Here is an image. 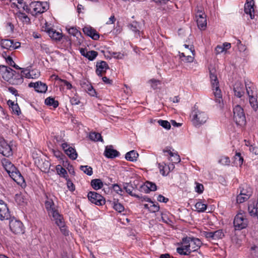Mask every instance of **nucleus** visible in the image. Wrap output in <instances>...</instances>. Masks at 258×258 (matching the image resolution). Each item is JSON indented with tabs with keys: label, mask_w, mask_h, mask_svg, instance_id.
<instances>
[{
	"label": "nucleus",
	"mask_w": 258,
	"mask_h": 258,
	"mask_svg": "<svg viewBox=\"0 0 258 258\" xmlns=\"http://www.w3.org/2000/svg\"><path fill=\"white\" fill-rule=\"evenodd\" d=\"M0 78L13 85H19L23 82V79L20 74L4 65L0 66Z\"/></svg>",
	"instance_id": "nucleus-1"
},
{
	"label": "nucleus",
	"mask_w": 258,
	"mask_h": 258,
	"mask_svg": "<svg viewBox=\"0 0 258 258\" xmlns=\"http://www.w3.org/2000/svg\"><path fill=\"white\" fill-rule=\"evenodd\" d=\"M2 163L9 176L18 184H22L24 181L20 171L11 161L5 158L2 159Z\"/></svg>",
	"instance_id": "nucleus-2"
},
{
	"label": "nucleus",
	"mask_w": 258,
	"mask_h": 258,
	"mask_svg": "<svg viewBox=\"0 0 258 258\" xmlns=\"http://www.w3.org/2000/svg\"><path fill=\"white\" fill-rule=\"evenodd\" d=\"M49 9V5L46 2H32L29 6L25 5L24 9L32 15H37L46 12Z\"/></svg>",
	"instance_id": "nucleus-3"
},
{
	"label": "nucleus",
	"mask_w": 258,
	"mask_h": 258,
	"mask_svg": "<svg viewBox=\"0 0 258 258\" xmlns=\"http://www.w3.org/2000/svg\"><path fill=\"white\" fill-rule=\"evenodd\" d=\"M209 72L213 94L215 97V101L220 103L222 101V93L221 90L219 89V81L216 73V70L214 68L210 69Z\"/></svg>",
	"instance_id": "nucleus-4"
},
{
	"label": "nucleus",
	"mask_w": 258,
	"mask_h": 258,
	"mask_svg": "<svg viewBox=\"0 0 258 258\" xmlns=\"http://www.w3.org/2000/svg\"><path fill=\"white\" fill-rule=\"evenodd\" d=\"M192 122L196 126H200L205 123L208 119L207 114L202 110L196 109L191 113Z\"/></svg>",
	"instance_id": "nucleus-5"
},
{
	"label": "nucleus",
	"mask_w": 258,
	"mask_h": 258,
	"mask_svg": "<svg viewBox=\"0 0 258 258\" xmlns=\"http://www.w3.org/2000/svg\"><path fill=\"white\" fill-rule=\"evenodd\" d=\"M182 242H184L187 246L188 253H190L192 251H197L202 244V242L199 238L194 237H184L182 238Z\"/></svg>",
	"instance_id": "nucleus-6"
},
{
	"label": "nucleus",
	"mask_w": 258,
	"mask_h": 258,
	"mask_svg": "<svg viewBox=\"0 0 258 258\" xmlns=\"http://www.w3.org/2000/svg\"><path fill=\"white\" fill-rule=\"evenodd\" d=\"M233 119L239 125H243L246 123V117L243 108L239 105L233 108Z\"/></svg>",
	"instance_id": "nucleus-7"
},
{
	"label": "nucleus",
	"mask_w": 258,
	"mask_h": 258,
	"mask_svg": "<svg viewBox=\"0 0 258 258\" xmlns=\"http://www.w3.org/2000/svg\"><path fill=\"white\" fill-rule=\"evenodd\" d=\"M9 226L11 231L16 234H23L24 232L23 224L19 220L15 218L11 219Z\"/></svg>",
	"instance_id": "nucleus-8"
},
{
	"label": "nucleus",
	"mask_w": 258,
	"mask_h": 258,
	"mask_svg": "<svg viewBox=\"0 0 258 258\" xmlns=\"http://www.w3.org/2000/svg\"><path fill=\"white\" fill-rule=\"evenodd\" d=\"M248 221L244 215L239 213L236 215L233 221V224L236 230H241L246 227Z\"/></svg>",
	"instance_id": "nucleus-9"
},
{
	"label": "nucleus",
	"mask_w": 258,
	"mask_h": 258,
	"mask_svg": "<svg viewBox=\"0 0 258 258\" xmlns=\"http://www.w3.org/2000/svg\"><path fill=\"white\" fill-rule=\"evenodd\" d=\"M196 17L198 28L201 30H205L207 27L206 15L202 10H198Z\"/></svg>",
	"instance_id": "nucleus-10"
},
{
	"label": "nucleus",
	"mask_w": 258,
	"mask_h": 258,
	"mask_svg": "<svg viewBox=\"0 0 258 258\" xmlns=\"http://www.w3.org/2000/svg\"><path fill=\"white\" fill-rule=\"evenodd\" d=\"M88 200L93 204L101 206L105 203V199L100 194L95 191H90L88 194Z\"/></svg>",
	"instance_id": "nucleus-11"
},
{
	"label": "nucleus",
	"mask_w": 258,
	"mask_h": 258,
	"mask_svg": "<svg viewBox=\"0 0 258 258\" xmlns=\"http://www.w3.org/2000/svg\"><path fill=\"white\" fill-rule=\"evenodd\" d=\"M0 153L7 157L12 155L11 146L2 138H0Z\"/></svg>",
	"instance_id": "nucleus-12"
},
{
	"label": "nucleus",
	"mask_w": 258,
	"mask_h": 258,
	"mask_svg": "<svg viewBox=\"0 0 258 258\" xmlns=\"http://www.w3.org/2000/svg\"><path fill=\"white\" fill-rule=\"evenodd\" d=\"M30 88H34L35 91L38 93H44L47 90V86L45 83L41 81L36 82H31L28 84Z\"/></svg>",
	"instance_id": "nucleus-13"
},
{
	"label": "nucleus",
	"mask_w": 258,
	"mask_h": 258,
	"mask_svg": "<svg viewBox=\"0 0 258 258\" xmlns=\"http://www.w3.org/2000/svg\"><path fill=\"white\" fill-rule=\"evenodd\" d=\"M10 216V214L7 205L3 200H0V220H8Z\"/></svg>",
	"instance_id": "nucleus-14"
},
{
	"label": "nucleus",
	"mask_w": 258,
	"mask_h": 258,
	"mask_svg": "<svg viewBox=\"0 0 258 258\" xmlns=\"http://www.w3.org/2000/svg\"><path fill=\"white\" fill-rule=\"evenodd\" d=\"M109 69L107 63L105 61H100L96 62V73L99 76H102Z\"/></svg>",
	"instance_id": "nucleus-15"
},
{
	"label": "nucleus",
	"mask_w": 258,
	"mask_h": 258,
	"mask_svg": "<svg viewBox=\"0 0 258 258\" xmlns=\"http://www.w3.org/2000/svg\"><path fill=\"white\" fill-rule=\"evenodd\" d=\"M83 32L92 39L96 40L99 38V34L94 28L90 26H85L83 28Z\"/></svg>",
	"instance_id": "nucleus-16"
},
{
	"label": "nucleus",
	"mask_w": 258,
	"mask_h": 258,
	"mask_svg": "<svg viewBox=\"0 0 258 258\" xmlns=\"http://www.w3.org/2000/svg\"><path fill=\"white\" fill-rule=\"evenodd\" d=\"M104 154L108 158H114L119 156L120 153L117 150L113 149V146L110 145L106 147Z\"/></svg>",
	"instance_id": "nucleus-17"
},
{
	"label": "nucleus",
	"mask_w": 258,
	"mask_h": 258,
	"mask_svg": "<svg viewBox=\"0 0 258 258\" xmlns=\"http://www.w3.org/2000/svg\"><path fill=\"white\" fill-rule=\"evenodd\" d=\"M46 200L45 201V208L50 215L53 213L57 211L55 209L54 203L52 199L48 197L47 196H46Z\"/></svg>",
	"instance_id": "nucleus-18"
},
{
	"label": "nucleus",
	"mask_w": 258,
	"mask_h": 258,
	"mask_svg": "<svg viewBox=\"0 0 258 258\" xmlns=\"http://www.w3.org/2000/svg\"><path fill=\"white\" fill-rule=\"evenodd\" d=\"M253 5L254 2L253 0H247L244 6L245 13L249 14L251 19L254 18Z\"/></svg>",
	"instance_id": "nucleus-19"
},
{
	"label": "nucleus",
	"mask_w": 258,
	"mask_h": 258,
	"mask_svg": "<svg viewBox=\"0 0 258 258\" xmlns=\"http://www.w3.org/2000/svg\"><path fill=\"white\" fill-rule=\"evenodd\" d=\"M252 193V189L247 184H243L240 187V194H242L245 198H249Z\"/></svg>",
	"instance_id": "nucleus-20"
},
{
	"label": "nucleus",
	"mask_w": 258,
	"mask_h": 258,
	"mask_svg": "<svg viewBox=\"0 0 258 258\" xmlns=\"http://www.w3.org/2000/svg\"><path fill=\"white\" fill-rule=\"evenodd\" d=\"M52 216L56 224L59 227L62 228L64 225L63 218L61 215L58 213V211H56L53 214L50 215Z\"/></svg>",
	"instance_id": "nucleus-21"
},
{
	"label": "nucleus",
	"mask_w": 258,
	"mask_h": 258,
	"mask_svg": "<svg viewBox=\"0 0 258 258\" xmlns=\"http://www.w3.org/2000/svg\"><path fill=\"white\" fill-rule=\"evenodd\" d=\"M234 95L240 98L244 93V88L240 83H236L234 86Z\"/></svg>",
	"instance_id": "nucleus-22"
},
{
	"label": "nucleus",
	"mask_w": 258,
	"mask_h": 258,
	"mask_svg": "<svg viewBox=\"0 0 258 258\" xmlns=\"http://www.w3.org/2000/svg\"><path fill=\"white\" fill-rule=\"evenodd\" d=\"M141 190L145 191L146 192H149L151 191H155L157 189L156 185L153 182L147 181L145 184L141 186Z\"/></svg>",
	"instance_id": "nucleus-23"
},
{
	"label": "nucleus",
	"mask_w": 258,
	"mask_h": 258,
	"mask_svg": "<svg viewBox=\"0 0 258 258\" xmlns=\"http://www.w3.org/2000/svg\"><path fill=\"white\" fill-rule=\"evenodd\" d=\"M248 211L251 216H256L258 218V202L255 205L254 203L248 205Z\"/></svg>",
	"instance_id": "nucleus-24"
},
{
	"label": "nucleus",
	"mask_w": 258,
	"mask_h": 258,
	"mask_svg": "<svg viewBox=\"0 0 258 258\" xmlns=\"http://www.w3.org/2000/svg\"><path fill=\"white\" fill-rule=\"evenodd\" d=\"M138 156L139 154L137 151L132 150L126 153L125 158L128 161L134 162L137 161Z\"/></svg>",
	"instance_id": "nucleus-25"
},
{
	"label": "nucleus",
	"mask_w": 258,
	"mask_h": 258,
	"mask_svg": "<svg viewBox=\"0 0 258 258\" xmlns=\"http://www.w3.org/2000/svg\"><path fill=\"white\" fill-rule=\"evenodd\" d=\"M123 189L125 190V191L131 195L132 197H135L138 198H140V197L134 194L133 191L134 190V187L132 186V184L129 183H124L123 184Z\"/></svg>",
	"instance_id": "nucleus-26"
},
{
	"label": "nucleus",
	"mask_w": 258,
	"mask_h": 258,
	"mask_svg": "<svg viewBox=\"0 0 258 258\" xmlns=\"http://www.w3.org/2000/svg\"><path fill=\"white\" fill-rule=\"evenodd\" d=\"M47 32L49 36L53 39L59 40L62 38V34L56 31V30L53 29H49L47 30Z\"/></svg>",
	"instance_id": "nucleus-27"
},
{
	"label": "nucleus",
	"mask_w": 258,
	"mask_h": 258,
	"mask_svg": "<svg viewBox=\"0 0 258 258\" xmlns=\"http://www.w3.org/2000/svg\"><path fill=\"white\" fill-rule=\"evenodd\" d=\"M1 45L2 48L12 50L13 46V40L10 39H3L1 40Z\"/></svg>",
	"instance_id": "nucleus-28"
},
{
	"label": "nucleus",
	"mask_w": 258,
	"mask_h": 258,
	"mask_svg": "<svg viewBox=\"0 0 258 258\" xmlns=\"http://www.w3.org/2000/svg\"><path fill=\"white\" fill-rule=\"evenodd\" d=\"M45 104L47 106H52L54 108L58 107L59 105L58 101L55 100L54 98L51 97H49L45 99Z\"/></svg>",
	"instance_id": "nucleus-29"
},
{
	"label": "nucleus",
	"mask_w": 258,
	"mask_h": 258,
	"mask_svg": "<svg viewBox=\"0 0 258 258\" xmlns=\"http://www.w3.org/2000/svg\"><path fill=\"white\" fill-rule=\"evenodd\" d=\"M65 153L72 160H75L78 156L76 150L72 147H68Z\"/></svg>",
	"instance_id": "nucleus-30"
},
{
	"label": "nucleus",
	"mask_w": 258,
	"mask_h": 258,
	"mask_svg": "<svg viewBox=\"0 0 258 258\" xmlns=\"http://www.w3.org/2000/svg\"><path fill=\"white\" fill-rule=\"evenodd\" d=\"M91 184L95 190H98L103 187V183L100 179H94L91 180Z\"/></svg>",
	"instance_id": "nucleus-31"
},
{
	"label": "nucleus",
	"mask_w": 258,
	"mask_h": 258,
	"mask_svg": "<svg viewBox=\"0 0 258 258\" xmlns=\"http://www.w3.org/2000/svg\"><path fill=\"white\" fill-rule=\"evenodd\" d=\"M159 168L160 169V172L163 176L167 175L170 172L168 168V165L164 162L159 164Z\"/></svg>",
	"instance_id": "nucleus-32"
},
{
	"label": "nucleus",
	"mask_w": 258,
	"mask_h": 258,
	"mask_svg": "<svg viewBox=\"0 0 258 258\" xmlns=\"http://www.w3.org/2000/svg\"><path fill=\"white\" fill-rule=\"evenodd\" d=\"M177 252L181 255H188V250L187 247L184 242H182V245L180 247H177L176 249Z\"/></svg>",
	"instance_id": "nucleus-33"
},
{
	"label": "nucleus",
	"mask_w": 258,
	"mask_h": 258,
	"mask_svg": "<svg viewBox=\"0 0 258 258\" xmlns=\"http://www.w3.org/2000/svg\"><path fill=\"white\" fill-rule=\"evenodd\" d=\"M147 202L151 203L152 204L150 206L149 211L152 213H156L159 211L160 209L158 203H154L149 198H147Z\"/></svg>",
	"instance_id": "nucleus-34"
},
{
	"label": "nucleus",
	"mask_w": 258,
	"mask_h": 258,
	"mask_svg": "<svg viewBox=\"0 0 258 258\" xmlns=\"http://www.w3.org/2000/svg\"><path fill=\"white\" fill-rule=\"evenodd\" d=\"M224 236V233L222 230H218L215 231H212V239L213 240H216L222 239Z\"/></svg>",
	"instance_id": "nucleus-35"
},
{
	"label": "nucleus",
	"mask_w": 258,
	"mask_h": 258,
	"mask_svg": "<svg viewBox=\"0 0 258 258\" xmlns=\"http://www.w3.org/2000/svg\"><path fill=\"white\" fill-rule=\"evenodd\" d=\"M56 170L57 173L60 176L67 178L68 173L67 170L63 168L61 165H58L56 166Z\"/></svg>",
	"instance_id": "nucleus-36"
},
{
	"label": "nucleus",
	"mask_w": 258,
	"mask_h": 258,
	"mask_svg": "<svg viewBox=\"0 0 258 258\" xmlns=\"http://www.w3.org/2000/svg\"><path fill=\"white\" fill-rule=\"evenodd\" d=\"M89 138L90 140L95 142L103 141L101 134L96 132L91 133L89 135Z\"/></svg>",
	"instance_id": "nucleus-37"
},
{
	"label": "nucleus",
	"mask_w": 258,
	"mask_h": 258,
	"mask_svg": "<svg viewBox=\"0 0 258 258\" xmlns=\"http://www.w3.org/2000/svg\"><path fill=\"white\" fill-rule=\"evenodd\" d=\"M246 92L249 98L250 97H257V93L255 89L253 86H250L247 87L246 86Z\"/></svg>",
	"instance_id": "nucleus-38"
},
{
	"label": "nucleus",
	"mask_w": 258,
	"mask_h": 258,
	"mask_svg": "<svg viewBox=\"0 0 258 258\" xmlns=\"http://www.w3.org/2000/svg\"><path fill=\"white\" fill-rule=\"evenodd\" d=\"M249 102L253 110L256 111L258 109L257 97H250L249 98Z\"/></svg>",
	"instance_id": "nucleus-39"
},
{
	"label": "nucleus",
	"mask_w": 258,
	"mask_h": 258,
	"mask_svg": "<svg viewBox=\"0 0 258 258\" xmlns=\"http://www.w3.org/2000/svg\"><path fill=\"white\" fill-rule=\"evenodd\" d=\"M207 207V205L202 202H198L195 205V208L198 212H204L206 210Z\"/></svg>",
	"instance_id": "nucleus-40"
},
{
	"label": "nucleus",
	"mask_w": 258,
	"mask_h": 258,
	"mask_svg": "<svg viewBox=\"0 0 258 258\" xmlns=\"http://www.w3.org/2000/svg\"><path fill=\"white\" fill-rule=\"evenodd\" d=\"M80 168L88 175L91 176L93 174V170L90 166L81 165Z\"/></svg>",
	"instance_id": "nucleus-41"
},
{
	"label": "nucleus",
	"mask_w": 258,
	"mask_h": 258,
	"mask_svg": "<svg viewBox=\"0 0 258 258\" xmlns=\"http://www.w3.org/2000/svg\"><path fill=\"white\" fill-rule=\"evenodd\" d=\"M68 33L77 37H78L79 36H81V33L77 30V29L75 27H71L68 29Z\"/></svg>",
	"instance_id": "nucleus-42"
},
{
	"label": "nucleus",
	"mask_w": 258,
	"mask_h": 258,
	"mask_svg": "<svg viewBox=\"0 0 258 258\" xmlns=\"http://www.w3.org/2000/svg\"><path fill=\"white\" fill-rule=\"evenodd\" d=\"M130 29L135 33H140V30L139 29V25L136 22H134L128 26Z\"/></svg>",
	"instance_id": "nucleus-43"
},
{
	"label": "nucleus",
	"mask_w": 258,
	"mask_h": 258,
	"mask_svg": "<svg viewBox=\"0 0 258 258\" xmlns=\"http://www.w3.org/2000/svg\"><path fill=\"white\" fill-rule=\"evenodd\" d=\"M86 58H87L89 60H93L97 56L98 52L94 50L89 51L87 53H86Z\"/></svg>",
	"instance_id": "nucleus-44"
},
{
	"label": "nucleus",
	"mask_w": 258,
	"mask_h": 258,
	"mask_svg": "<svg viewBox=\"0 0 258 258\" xmlns=\"http://www.w3.org/2000/svg\"><path fill=\"white\" fill-rule=\"evenodd\" d=\"M218 162L223 165H229L230 163V160L227 156H222L219 159Z\"/></svg>",
	"instance_id": "nucleus-45"
},
{
	"label": "nucleus",
	"mask_w": 258,
	"mask_h": 258,
	"mask_svg": "<svg viewBox=\"0 0 258 258\" xmlns=\"http://www.w3.org/2000/svg\"><path fill=\"white\" fill-rule=\"evenodd\" d=\"M158 124L166 130H169L171 127V125L169 122L167 120L160 119L158 121Z\"/></svg>",
	"instance_id": "nucleus-46"
},
{
	"label": "nucleus",
	"mask_w": 258,
	"mask_h": 258,
	"mask_svg": "<svg viewBox=\"0 0 258 258\" xmlns=\"http://www.w3.org/2000/svg\"><path fill=\"white\" fill-rule=\"evenodd\" d=\"M169 160L173 163H178L180 161V158L177 153H174L173 155L170 157Z\"/></svg>",
	"instance_id": "nucleus-47"
},
{
	"label": "nucleus",
	"mask_w": 258,
	"mask_h": 258,
	"mask_svg": "<svg viewBox=\"0 0 258 258\" xmlns=\"http://www.w3.org/2000/svg\"><path fill=\"white\" fill-rule=\"evenodd\" d=\"M113 208L115 210L119 213L123 211L124 209L123 205L118 202H114Z\"/></svg>",
	"instance_id": "nucleus-48"
},
{
	"label": "nucleus",
	"mask_w": 258,
	"mask_h": 258,
	"mask_svg": "<svg viewBox=\"0 0 258 258\" xmlns=\"http://www.w3.org/2000/svg\"><path fill=\"white\" fill-rule=\"evenodd\" d=\"M148 83L151 85V87L153 89H156L158 85L160 84V82L159 80L152 79L148 81Z\"/></svg>",
	"instance_id": "nucleus-49"
},
{
	"label": "nucleus",
	"mask_w": 258,
	"mask_h": 258,
	"mask_svg": "<svg viewBox=\"0 0 258 258\" xmlns=\"http://www.w3.org/2000/svg\"><path fill=\"white\" fill-rule=\"evenodd\" d=\"M235 160L237 164L241 165L243 163V159L240 153H236L234 156Z\"/></svg>",
	"instance_id": "nucleus-50"
},
{
	"label": "nucleus",
	"mask_w": 258,
	"mask_h": 258,
	"mask_svg": "<svg viewBox=\"0 0 258 258\" xmlns=\"http://www.w3.org/2000/svg\"><path fill=\"white\" fill-rule=\"evenodd\" d=\"M87 88L86 89L88 93L92 96H94L96 95V91L93 87L90 85H87Z\"/></svg>",
	"instance_id": "nucleus-51"
},
{
	"label": "nucleus",
	"mask_w": 258,
	"mask_h": 258,
	"mask_svg": "<svg viewBox=\"0 0 258 258\" xmlns=\"http://www.w3.org/2000/svg\"><path fill=\"white\" fill-rule=\"evenodd\" d=\"M20 75L22 76L23 79V77L30 79V71H29L27 69H23L21 71V74Z\"/></svg>",
	"instance_id": "nucleus-52"
},
{
	"label": "nucleus",
	"mask_w": 258,
	"mask_h": 258,
	"mask_svg": "<svg viewBox=\"0 0 258 258\" xmlns=\"http://www.w3.org/2000/svg\"><path fill=\"white\" fill-rule=\"evenodd\" d=\"M196 186L195 187V191L201 194L203 192L204 186L202 184L196 182Z\"/></svg>",
	"instance_id": "nucleus-53"
},
{
	"label": "nucleus",
	"mask_w": 258,
	"mask_h": 258,
	"mask_svg": "<svg viewBox=\"0 0 258 258\" xmlns=\"http://www.w3.org/2000/svg\"><path fill=\"white\" fill-rule=\"evenodd\" d=\"M13 112L17 115H19L21 113V110L19 106L17 103H16L12 108Z\"/></svg>",
	"instance_id": "nucleus-54"
},
{
	"label": "nucleus",
	"mask_w": 258,
	"mask_h": 258,
	"mask_svg": "<svg viewBox=\"0 0 258 258\" xmlns=\"http://www.w3.org/2000/svg\"><path fill=\"white\" fill-rule=\"evenodd\" d=\"M249 198H245V196L240 194L237 196L236 201L238 203H242Z\"/></svg>",
	"instance_id": "nucleus-55"
},
{
	"label": "nucleus",
	"mask_w": 258,
	"mask_h": 258,
	"mask_svg": "<svg viewBox=\"0 0 258 258\" xmlns=\"http://www.w3.org/2000/svg\"><path fill=\"white\" fill-rule=\"evenodd\" d=\"M112 188L117 194L121 195L123 190L117 184H113Z\"/></svg>",
	"instance_id": "nucleus-56"
},
{
	"label": "nucleus",
	"mask_w": 258,
	"mask_h": 258,
	"mask_svg": "<svg viewBox=\"0 0 258 258\" xmlns=\"http://www.w3.org/2000/svg\"><path fill=\"white\" fill-rule=\"evenodd\" d=\"M202 235L205 236L209 240H213L212 239V231H204Z\"/></svg>",
	"instance_id": "nucleus-57"
},
{
	"label": "nucleus",
	"mask_w": 258,
	"mask_h": 258,
	"mask_svg": "<svg viewBox=\"0 0 258 258\" xmlns=\"http://www.w3.org/2000/svg\"><path fill=\"white\" fill-rule=\"evenodd\" d=\"M39 75L40 73L37 71L32 70L30 71V79L37 78Z\"/></svg>",
	"instance_id": "nucleus-58"
},
{
	"label": "nucleus",
	"mask_w": 258,
	"mask_h": 258,
	"mask_svg": "<svg viewBox=\"0 0 258 258\" xmlns=\"http://www.w3.org/2000/svg\"><path fill=\"white\" fill-rule=\"evenodd\" d=\"M157 200L160 202L166 203L168 201V199L164 197L161 195H159L157 197Z\"/></svg>",
	"instance_id": "nucleus-59"
},
{
	"label": "nucleus",
	"mask_w": 258,
	"mask_h": 258,
	"mask_svg": "<svg viewBox=\"0 0 258 258\" xmlns=\"http://www.w3.org/2000/svg\"><path fill=\"white\" fill-rule=\"evenodd\" d=\"M112 57L117 59H122L124 55L120 52H113L112 54Z\"/></svg>",
	"instance_id": "nucleus-60"
},
{
	"label": "nucleus",
	"mask_w": 258,
	"mask_h": 258,
	"mask_svg": "<svg viewBox=\"0 0 258 258\" xmlns=\"http://www.w3.org/2000/svg\"><path fill=\"white\" fill-rule=\"evenodd\" d=\"M60 81L63 83L64 85L66 86L67 89L70 90L72 88V84L67 80L60 79Z\"/></svg>",
	"instance_id": "nucleus-61"
},
{
	"label": "nucleus",
	"mask_w": 258,
	"mask_h": 258,
	"mask_svg": "<svg viewBox=\"0 0 258 258\" xmlns=\"http://www.w3.org/2000/svg\"><path fill=\"white\" fill-rule=\"evenodd\" d=\"M8 90L11 93L14 95L15 96H18L19 95L18 93V91L13 87H9Z\"/></svg>",
	"instance_id": "nucleus-62"
},
{
	"label": "nucleus",
	"mask_w": 258,
	"mask_h": 258,
	"mask_svg": "<svg viewBox=\"0 0 258 258\" xmlns=\"http://www.w3.org/2000/svg\"><path fill=\"white\" fill-rule=\"evenodd\" d=\"M67 186L69 190L74 191L75 189V185L71 180L67 181Z\"/></svg>",
	"instance_id": "nucleus-63"
},
{
	"label": "nucleus",
	"mask_w": 258,
	"mask_h": 258,
	"mask_svg": "<svg viewBox=\"0 0 258 258\" xmlns=\"http://www.w3.org/2000/svg\"><path fill=\"white\" fill-rule=\"evenodd\" d=\"M249 151L255 155H258V148L251 146L249 147Z\"/></svg>",
	"instance_id": "nucleus-64"
}]
</instances>
